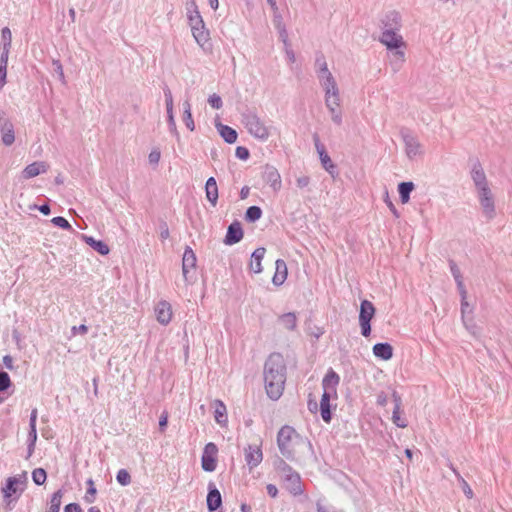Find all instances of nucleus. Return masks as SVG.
I'll return each mask as SVG.
<instances>
[{
  "label": "nucleus",
  "instance_id": "1",
  "mask_svg": "<svg viewBox=\"0 0 512 512\" xmlns=\"http://www.w3.org/2000/svg\"><path fill=\"white\" fill-rule=\"evenodd\" d=\"M469 175L481 215L487 221L493 220L497 215L496 194L492 182L478 160L471 164Z\"/></svg>",
  "mask_w": 512,
  "mask_h": 512
},
{
  "label": "nucleus",
  "instance_id": "2",
  "mask_svg": "<svg viewBox=\"0 0 512 512\" xmlns=\"http://www.w3.org/2000/svg\"><path fill=\"white\" fill-rule=\"evenodd\" d=\"M263 376L268 397L278 400L283 394L286 382V363L280 353L269 355L264 364Z\"/></svg>",
  "mask_w": 512,
  "mask_h": 512
},
{
  "label": "nucleus",
  "instance_id": "3",
  "mask_svg": "<svg viewBox=\"0 0 512 512\" xmlns=\"http://www.w3.org/2000/svg\"><path fill=\"white\" fill-rule=\"evenodd\" d=\"M277 445L281 454L289 460H294L296 455L304 449L310 450L311 443L300 436L291 426H283L277 435Z\"/></svg>",
  "mask_w": 512,
  "mask_h": 512
},
{
  "label": "nucleus",
  "instance_id": "4",
  "mask_svg": "<svg viewBox=\"0 0 512 512\" xmlns=\"http://www.w3.org/2000/svg\"><path fill=\"white\" fill-rule=\"evenodd\" d=\"M242 123L254 138L266 141L270 136V129L264 121L254 112H247L242 115Z\"/></svg>",
  "mask_w": 512,
  "mask_h": 512
},
{
  "label": "nucleus",
  "instance_id": "5",
  "mask_svg": "<svg viewBox=\"0 0 512 512\" xmlns=\"http://www.w3.org/2000/svg\"><path fill=\"white\" fill-rule=\"evenodd\" d=\"M314 67L319 86L323 91L338 86L337 80L329 70L326 58L323 54L316 56Z\"/></svg>",
  "mask_w": 512,
  "mask_h": 512
},
{
  "label": "nucleus",
  "instance_id": "6",
  "mask_svg": "<svg viewBox=\"0 0 512 512\" xmlns=\"http://www.w3.org/2000/svg\"><path fill=\"white\" fill-rule=\"evenodd\" d=\"M461 304V317L466 329L475 337H478L481 333V329L476 325L473 317L475 302L473 297L464 296L460 298Z\"/></svg>",
  "mask_w": 512,
  "mask_h": 512
},
{
  "label": "nucleus",
  "instance_id": "7",
  "mask_svg": "<svg viewBox=\"0 0 512 512\" xmlns=\"http://www.w3.org/2000/svg\"><path fill=\"white\" fill-rule=\"evenodd\" d=\"M280 470L286 489L294 496L302 494L300 475L282 460L280 461Z\"/></svg>",
  "mask_w": 512,
  "mask_h": 512
},
{
  "label": "nucleus",
  "instance_id": "8",
  "mask_svg": "<svg viewBox=\"0 0 512 512\" xmlns=\"http://www.w3.org/2000/svg\"><path fill=\"white\" fill-rule=\"evenodd\" d=\"M374 314V305L368 300H363L360 305L359 323L361 327V333L365 337L369 336L371 333L370 321Z\"/></svg>",
  "mask_w": 512,
  "mask_h": 512
},
{
  "label": "nucleus",
  "instance_id": "9",
  "mask_svg": "<svg viewBox=\"0 0 512 512\" xmlns=\"http://www.w3.org/2000/svg\"><path fill=\"white\" fill-rule=\"evenodd\" d=\"M26 473L9 477L6 481V485L2 488V492L5 498H11L14 494L20 495L26 485Z\"/></svg>",
  "mask_w": 512,
  "mask_h": 512
},
{
  "label": "nucleus",
  "instance_id": "10",
  "mask_svg": "<svg viewBox=\"0 0 512 512\" xmlns=\"http://www.w3.org/2000/svg\"><path fill=\"white\" fill-rule=\"evenodd\" d=\"M380 42L385 45L388 50H394L405 46L403 37L394 29H385L381 34Z\"/></svg>",
  "mask_w": 512,
  "mask_h": 512
},
{
  "label": "nucleus",
  "instance_id": "11",
  "mask_svg": "<svg viewBox=\"0 0 512 512\" xmlns=\"http://www.w3.org/2000/svg\"><path fill=\"white\" fill-rule=\"evenodd\" d=\"M262 179L272 188L274 192H277L281 189V176L274 166L267 164L263 167Z\"/></svg>",
  "mask_w": 512,
  "mask_h": 512
},
{
  "label": "nucleus",
  "instance_id": "12",
  "mask_svg": "<svg viewBox=\"0 0 512 512\" xmlns=\"http://www.w3.org/2000/svg\"><path fill=\"white\" fill-rule=\"evenodd\" d=\"M217 446L210 442L206 444L202 455V468L207 472H213L216 469Z\"/></svg>",
  "mask_w": 512,
  "mask_h": 512
},
{
  "label": "nucleus",
  "instance_id": "13",
  "mask_svg": "<svg viewBox=\"0 0 512 512\" xmlns=\"http://www.w3.org/2000/svg\"><path fill=\"white\" fill-rule=\"evenodd\" d=\"M245 461L249 470L257 467L263 460V453L260 445H248L244 449Z\"/></svg>",
  "mask_w": 512,
  "mask_h": 512
},
{
  "label": "nucleus",
  "instance_id": "14",
  "mask_svg": "<svg viewBox=\"0 0 512 512\" xmlns=\"http://www.w3.org/2000/svg\"><path fill=\"white\" fill-rule=\"evenodd\" d=\"M157 321L162 325H168L172 319V306L166 300L159 301L154 308Z\"/></svg>",
  "mask_w": 512,
  "mask_h": 512
},
{
  "label": "nucleus",
  "instance_id": "15",
  "mask_svg": "<svg viewBox=\"0 0 512 512\" xmlns=\"http://www.w3.org/2000/svg\"><path fill=\"white\" fill-rule=\"evenodd\" d=\"M314 143L323 168L333 176L335 173V165L327 154L324 145L319 141V137L317 135H314Z\"/></svg>",
  "mask_w": 512,
  "mask_h": 512
},
{
  "label": "nucleus",
  "instance_id": "16",
  "mask_svg": "<svg viewBox=\"0 0 512 512\" xmlns=\"http://www.w3.org/2000/svg\"><path fill=\"white\" fill-rule=\"evenodd\" d=\"M0 134L4 145L11 146L15 141L14 126L8 119H0Z\"/></svg>",
  "mask_w": 512,
  "mask_h": 512
},
{
  "label": "nucleus",
  "instance_id": "17",
  "mask_svg": "<svg viewBox=\"0 0 512 512\" xmlns=\"http://www.w3.org/2000/svg\"><path fill=\"white\" fill-rule=\"evenodd\" d=\"M193 38L196 43L204 50L207 51L210 49V33L208 29H206L205 24L200 25L199 27L191 30Z\"/></svg>",
  "mask_w": 512,
  "mask_h": 512
},
{
  "label": "nucleus",
  "instance_id": "18",
  "mask_svg": "<svg viewBox=\"0 0 512 512\" xmlns=\"http://www.w3.org/2000/svg\"><path fill=\"white\" fill-rule=\"evenodd\" d=\"M48 169L49 165L46 162L36 161L25 167V169L22 171V177L24 179H30L47 172Z\"/></svg>",
  "mask_w": 512,
  "mask_h": 512
},
{
  "label": "nucleus",
  "instance_id": "19",
  "mask_svg": "<svg viewBox=\"0 0 512 512\" xmlns=\"http://www.w3.org/2000/svg\"><path fill=\"white\" fill-rule=\"evenodd\" d=\"M339 382V375L333 369H329L322 380L323 391L337 395V386Z\"/></svg>",
  "mask_w": 512,
  "mask_h": 512
},
{
  "label": "nucleus",
  "instance_id": "20",
  "mask_svg": "<svg viewBox=\"0 0 512 512\" xmlns=\"http://www.w3.org/2000/svg\"><path fill=\"white\" fill-rule=\"evenodd\" d=\"M450 271L456 283V290L460 298H464V296H469L467 291V283L460 269L455 265H450Z\"/></svg>",
  "mask_w": 512,
  "mask_h": 512
},
{
  "label": "nucleus",
  "instance_id": "21",
  "mask_svg": "<svg viewBox=\"0 0 512 512\" xmlns=\"http://www.w3.org/2000/svg\"><path fill=\"white\" fill-rule=\"evenodd\" d=\"M325 107L327 108L331 121L337 125L341 126L343 123V111L341 108L342 101H333V102H324Z\"/></svg>",
  "mask_w": 512,
  "mask_h": 512
},
{
  "label": "nucleus",
  "instance_id": "22",
  "mask_svg": "<svg viewBox=\"0 0 512 512\" xmlns=\"http://www.w3.org/2000/svg\"><path fill=\"white\" fill-rule=\"evenodd\" d=\"M403 141L405 143L406 154L409 158H414L422 153L421 145L414 136L403 134Z\"/></svg>",
  "mask_w": 512,
  "mask_h": 512
},
{
  "label": "nucleus",
  "instance_id": "23",
  "mask_svg": "<svg viewBox=\"0 0 512 512\" xmlns=\"http://www.w3.org/2000/svg\"><path fill=\"white\" fill-rule=\"evenodd\" d=\"M196 262L197 258L194 251L191 247L187 246L182 258V273L185 280L188 279L189 270L195 268Z\"/></svg>",
  "mask_w": 512,
  "mask_h": 512
},
{
  "label": "nucleus",
  "instance_id": "24",
  "mask_svg": "<svg viewBox=\"0 0 512 512\" xmlns=\"http://www.w3.org/2000/svg\"><path fill=\"white\" fill-rule=\"evenodd\" d=\"M209 491L207 495V508L209 511H216L222 505V497L220 491L213 483H209Z\"/></svg>",
  "mask_w": 512,
  "mask_h": 512
},
{
  "label": "nucleus",
  "instance_id": "25",
  "mask_svg": "<svg viewBox=\"0 0 512 512\" xmlns=\"http://www.w3.org/2000/svg\"><path fill=\"white\" fill-rule=\"evenodd\" d=\"M243 238V230L239 222H233L229 225L227 234L225 236V244L233 245L238 243Z\"/></svg>",
  "mask_w": 512,
  "mask_h": 512
},
{
  "label": "nucleus",
  "instance_id": "26",
  "mask_svg": "<svg viewBox=\"0 0 512 512\" xmlns=\"http://www.w3.org/2000/svg\"><path fill=\"white\" fill-rule=\"evenodd\" d=\"M332 398H337V395L323 391L320 401V412L322 419L326 423H329L331 420L330 399Z\"/></svg>",
  "mask_w": 512,
  "mask_h": 512
},
{
  "label": "nucleus",
  "instance_id": "27",
  "mask_svg": "<svg viewBox=\"0 0 512 512\" xmlns=\"http://www.w3.org/2000/svg\"><path fill=\"white\" fill-rule=\"evenodd\" d=\"M276 269L272 282L276 286L282 285L287 278V265L284 260L278 259L275 263Z\"/></svg>",
  "mask_w": 512,
  "mask_h": 512
},
{
  "label": "nucleus",
  "instance_id": "28",
  "mask_svg": "<svg viewBox=\"0 0 512 512\" xmlns=\"http://www.w3.org/2000/svg\"><path fill=\"white\" fill-rule=\"evenodd\" d=\"M266 250L263 247L257 248L251 255L249 268L252 272L258 274L262 272L261 262L265 256Z\"/></svg>",
  "mask_w": 512,
  "mask_h": 512
},
{
  "label": "nucleus",
  "instance_id": "29",
  "mask_svg": "<svg viewBox=\"0 0 512 512\" xmlns=\"http://www.w3.org/2000/svg\"><path fill=\"white\" fill-rule=\"evenodd\" d=\"M205 193L207 200L212 206H216L218 201V186L214 177L208 178L205 184Z\"/></svg>",
  "mask_w": 512,
  "mask_h": 512
},
{
  "label": "nucleus",
  "instance_id": "30",
  "mask_svg": "<svg viewBox=\"0 0 512 512\" xmlns=\"http://www.w3.org/2000/svg\"><path fill=\"white\" fill-rule=\"evenodd\" d=\"M12 44V33L8 27L1 30V55L0 57L9 58Z\"/></svg>",
  "mask_w": 512,
  "mask_h": 512
},
{
  "label": "nucleus",
  "instance_id": "31",
  "mask_svg": "<svg viewBox=\"0 0 512 512\" xmlns=\"http://www.w3.org/2000/svg\"><path fill=\"white\" fill-rule=\"evenodd\" d=\"M373 354L382 360H389L393 356V348L388 343H377L373 346Z\"/></svg>",
  "mask_w": 512,
  "mask_h": 512
},
{
  "label": "nucleus",
  "instance_id": "32",
  "mask_svg": "<svg viewBox=\"0 0 512 512\" xmlns=\"http://www.w3.org/2000/svg\"><path fill=\"white\" fill-rule=\"evenodd\" d=\"M216 128L219 132V134L221 135V137L229 144H233L236 142L237 140V132L227 126V125H224V124H221V123H217L216 124Z\"/></svg>",
  "mask_w": 512,
  "mask_h": 512
},
{
  "label": "nucleus",
  "instance_id": "33",
  "mask_svg": "<svg viewBox=\"0 0 512 512\" xmlns=\"http://www.w3.org/2000/svg\"><path fill=\"white\" fill-rule=\"evenodd\" d=\"M84 241L92 247L95 251H97L101 255H107L110 251L108 245L101 240H96L91 236L82 235Z\"/></svg>",
  "mask_w": 512,
  "mask_h": 512
},
{
  "label": "nucleus",
  "instance_id": "34",
  "mask_svg": "<svg viewBox=\"0 0 512 512\" xmlns=\"http://www.w3.org/2000/svg\"><path fill=\"white\" fill-rule=\"evenodd\" d=\"M390 52V64L393 70L396 72L401 68L405 61V52L402 50V48L390 50Z\"/></svg>",
  "mask_w": 512,
  "mask_h": 512
},
{
  "label": "nucleus",
  "instance_id": "35",
  "mask_svg": "<svg viewBox=\"0 0 512 512\" xmlns=\"http://www.w3.org/2000/svg\"><path fill=\"white\" fill-rule=\"evenodd\" d=\"M279 324L287 329V330H294L297 326V318L295 313L289 312L281 315L278 318Z\"/></svg>",
  "mask_w": 512,
  "mask_h": 512
},
{
  "label": "nucleus",
  "instance_id": "36",
  "mask_svg": "<svg viewBox=\"0 0 512 512\" xmlns=\"http://www.w3.org/2000/svg\"><path fill=\"white\" fill-rule=\"evenodd\" d=\"M215 408V421L220 425H225L227 423V415H226V406L220 400H215L214 402Z\"/></svg>",
  "mask_w": 512,
  "mask_h": 512
},
{
  "label": "nucleus",
  "instance_id": "37",
  "mask_svg": "<svg viewBox=\"0 0 512 512\" xmlns=\"http://www.w3.org/2000/svg\"><path fill=\"white\" fill-rule=\"evenodd\" d=\"M183 121L185 123V126L190 130V131H194L195 130V123H194V120L192 118V113H191V104L188 100L184 101L183 104Z\"/></svg>",
  "mask_w": 512,
  "mask_h": 512
},
{
  "label": "nucleus",
  "instance_id": "38",
  "mask_svg": "<svg viewBox=\"0 0 512 512\" xmlns=\"http://www.w3.org/2000/svg\"><path fill=\"white\" fill-rule=\"evenodd\" d=\"M414 189V184L412 182H401L398 185V192L400 195L401 202L403 204L407 203L410 199V193Z\"/></svg>",
  "mask_w": 512,
  "mask_h": 512
},
{
  "label": "nucleus",
  "instance_id": "39",
  "mask_svg": "<svg viewBox=\"0 0 512 512\" xmlns=\"http://www.w3.org/2000/svg\"><path fill=\"white\" fill-rule=\"evenodd\" d=\"M324 102L342 101L339 86L324 90Z\"/></svg>",
  "mask_w": 512,
  "mask_h": 512
},
{
  "label": "nucleus",
  "instance_id": "40",
  "mask_svg": "<svg viewBox=\"0 0 512 512\" xmlns=\"http://www.w3.org/2000/svg\"><path fill=\"white\" fill-rule=\"evenodd\" d=\"M63 493L61 490L56 491L50 501V506L47 512H59L60 506H61V500H62Z\"/></svg>",
  "mask_w": 512,
  "mask_h": 512
},
{
  "label": "nucleus",
  "instance_id": "41",
  "mask_svg": "<svg viewBox=\"0 0 512 512\" xmlns=\"http://www.w3.org/2000/svg\"><path fill=\"white\" fill-rule=\"evenodd\" d=\"M262 216V210L258 206H250L245 213V219L248 222H255Z\"/></svg>",
  "mask_w": 512,
  "mask_h": 512
},
{
  "label": "nucleus",
  "instance_id": "42",
  "mask_svg": "<svg viewBox=\"0 0 512 512\" xmlns=\"http://www.w3.org/2000/svg\"><path fill=\"white\" fill-rule=\"evenodd\" d=\"M37 441V429L36 426H29L28 433V457H30L35 449V444Z\"/></svg>",
  "mask_w": 512,
  "mask_h": 512
},
{
  "label": "nucleus",
  "instance_id": "43",
  "mask_svg": "<svg viewBox=\"0 0 512 512\" xmlns=\"http://www.w3.org/2000/svg\"><path fill=\"white\" fill-rule=\"evenodd\" d=\"M455 476L457 478V485L462 490L467 498L473 497V491L468 483L454 470Z\"/></svg>",
  "mask_w": 512,
  "mask_h": 512
},
{
  "label": "nucleus",
  "instance_id": "44",
  "mask_svg": "<svg viewBox=\"0 0 512 512\" xmlns=\"http://www.w3.org/2000/svg\"><path fill=\"white\" fill-rule=\"evenodd\" d=\"M47 474L43 468H36L32 472V479L36 485H43L46 481Z\"/></svg>",
  "mask_w": 512,
  "mask_h": 512
},
{
  "label": "nucleus",
  "instance_id": "45",
  "mask_svg": "<svg viewBox=\"0 0 512 512\" xmlns=\"http://www.w3.org/2000/svg\"><path fill=\"white\" fill-rule=\"evenodd\" d=\"M117 482L122 486H127L131 483V476L126 469H120L116 475Z\"/></svg>",
  "mask_w": 512,
  "mask_h": 512
},
{
  "label": "nucleus",
  "instance_id": "46",
  "mask_svg": "<svg viewBox=\"0 0 512 512\" xmlns=\"http://www.w3.org/2000/svg\"><path fill=\"white\" fill-rule=\"evenodd\" d=\"M8 58L0 57V89L6 83Z\"/></svg>",
  "mask_w": 512,
  "mask_h": 512
},
{
  "label": "nucleus",
  "instance_id": "47",
  "mask_svg": "<svg viewBox=\"0 0 512 512\" xmlns=\"http://www.w3.org/2000/svg\"><path fill=\"white\" fill-rule=\"evenodd\" d=\"M167 121H168V127L169 131L179 140V132L177 130L176 121L174 118V113L171 111V113H167Z\"/></svg>",
  "mask_w": 512,
  "mask_h": 512
},
{
  "label": "nucleus",
  "instance_id": "48",
  "mask_svg": "<svg viewBox=\"0 0 512 512\" xmlns=\"http://www.w3.org/2000/svg\"><path fill=\"white\" fill-rule=\"evenodd\" d=\"M87 484L89 485V488L84 499L87 503H93L95 500L96 488L94 487V483L91 479L87 481Z\"/></svg>",
  "mask_w": 512,
  "mask_h": 512
},
{
  "label": "nucleus",
  "instance_id": "49",
  "mask_svg": "<svg viewBox=\"0 0 512 512\" xmlns=\"http://www.w3.org/2000/svg\"><path fill=\"white\" fill-rule=\"evenodd\" d=\"M208 103L213 109H221L223 106V101L221 97L214 93L208 97Z\"/></svg>",
  "mask_w": 512,
  "mask_h": 512
},
{
  "label": "nucleus",
  "instance_id": "50",
  "mask_svg": "<svg viewBox=\"0 0 512 512\" xmlns=\"http://www.w3.org/2000/svg\"><path fill=\"white\" fill-rule=\"evenodd\" d=\"M11 386V380L8 373L0 371V392L7 390Z\"/></svg>",
  "mask_w": 512,
  "mask_h": 512
},
{
  "label": "nucleus",
  "instance_id": "51",
  "mask_svg": "<svg viewBox=\"0 0 512 512\" xmlns=\"http://www.w3.org/2000/svg\"><path fill=\"white\" fill-rule=\"evenodd\" d=\"M51 222L55 225V226H58L62 229H66V230H70L72 229L70 223L64 218V217H61V216H57V217H54Z\"/></svg>",
  "mask_w": 512,
  "mask_h": 512
},
{
  "label": "nucleus",
  "instance_id": "52",
  "mask_svg": "<svg viewBox=\"0 0 512 512\" xmlns=\"http://www.w3.org/2000/svg\"><path fill=\"white\" fill-rule=\"evenodd\" d=\"M164 96H165L166 111H167V113H171V111H173V97H172L171 91L169 89L164 90Z\"/></svg>",
  "mask_w": 512,
  "mask_h": 512
},
{
  "label": "nucleus",
  "instance_id": "53",
  "mask_svg": "<svg viewBox=\"0 0 512 512\" xmlns=\"http://www.w3.org/2000/svg\"><path fill=\"white\" fill-rule=\"evenodd\" d=\"M392 422L399 428H405L408 425L407 420L402 418L401 414L392 413Z\"/></svg>",
  "mask_w": 512,
  "mask_h": 512
},
{
  "label": "nucleus",
  "instance_id": "54",
  "mask_svg": "<svg viewBox=\"0 0 512 512\" xmlns=\"http://www.w3.org/2000/svg\"><path fill=\"white\" fill-rule=\"evenodd\" d=\"M160 157H161L160 151L158 149H154L149 153L148 160H149L150 164L157 165L160 161Z\"/></svg>",
  "mask_w": 512,
  "mask_h": 512
},
{
  "label": "nucleus",
  "instance_id": "55",
  "mask_svg": "<svg viewBox=\"0 0 512 512\" xmlns=\"http://www.w3.org/2000/svg\"><path fill=\"white\" fill-rule=\"evenodd\" d=\"M188 22L191 30L204 24V21L201 16L190 17V20Z\"/></svg>",
  "mask_w": 512,
  "mask_h": 512
},
{
  "label": "nucleus",
  "instance_id": "56",
  "mask_svg": "<svg viewBox=\"0 0 512 512\" xmlns=\"http://www.w3.org/2000/svg\"><path fill=\"white\" fill-rule=\"evenodd\" d=\"M236 156L241 160H246L249 157V151L247 148L239 146L236 148Z\"/></svg>",
  "mask_w": 512,
  "mask_h": 512
},
{
  "label": "nucleus",
  "instance_id": "57",
  "mask_svg": "<svg viewBox=\"0 0 512 512\" xmlns=\"http://www.w3.org/2000/svg\"><path fill=\"white\" fill-rule=\"evenodd\" d=\"M167 424H168V413L164 411L159 418V429L161 432H163L165 430V428L167 427Z\"/></svg>",
  "mask_w": 512,
  "mask_h": 512
},
{
  "label": "nucleus",
  "instance_id": "58",
  "mask_svg": "<svg viewBox=\"0 0 512 512\" xmlns=\"http://www.w3.org/2000/svg\"><path fill=\"white\" fill-rule=\"evenodd\" d=\"M310 178L308 176H300L296 179L297 187L299 188H305L309 185Z\"/></svg>",
  "mask_w": 512,
  "mask_h": 512
},
{
  "label": "nucleus",
  "instance_id": "59",
  "mask_svg": "<svg viewBox=\"0 0 512 512\" xmlns=\"http://www.w3.org/2000/svg\"><path fill=\"white\" fill-rule=\"evenodd\" d=\"M53 65L55 66V71L58 74L59 79L62 82H65V76H64L63 67H62L61 63L59 61H53Z\"/></svg>",
  "mask_w": 512,
  "mask_h": 512
},
{
  "label": "nucleus",
  "instance_id": "60",
  "mask_svg": "<svg viewBox=\"0 0 512 512\" xmlns=\"http://www.w3.org/2000/svg\"><path fill=\"white\" fill-rule=\"evenodd\" d=\"M72 334L73 335H76V334H86L88 332V327L84 324H81L79 326H73L72 329Z\"/></svg>",
  "mask_w": 512,
  "mask_h": 512
},
{
  "label": "nucleus",
  "instance_id": "61",
  "mask_svg": "<svg viewBox=\"0 0 512 512\" xmlns=\"http://www.w3.org/2000/svg\"><path fill=\"white\" fill-rule=\"evenodd\" d=\"M384 201H385V203L387 204V206L389 207L390 211H391L395 216H398V214H397V210H396V208H395L394 204L392 203V201L390 200V198H389V194H388V192H387V191L385 192V198H384Z\"/></svg>",
  "mask_w": 512,
  "mask_h": 512
},
{
  "label": "nucleus",
  "instance_id": "62",
  "mask_svg": "<svg viewBox=\"0 0 512 512\" xmlns=\"http://www.w3.org/2000/svg\"><path fill=\"white\" fill-rule=\"evenodd\" d=\"M64 511L65 512H82V509L80 508V506L78 504L70 503V504L66 505Z\"/></svg>",
  "mask_w": 512,
  "mask_h": 512
},
{
  "label": "nucleus",
  "instance_id": "63",
  "mask_svg": "<svg viewBox=\"0 0 512 512\" xmlns=\"http://www.w3.org/2000/svg\"><path fill=\"white\" fill-rule=\"evenodd\" d=\"M3 364L9 370H12L14 368V366H13V358L10 355H5L3 357Z\"/></svg>",
  "mask_w": 512,
  "mask_h": 512
},
{
  "label": "nucleus",
  "instance_id": "64",
  "mask_svg": "<svg viewBox=\"0 0 512 512\" xmlns=\"http://www.w3.org/2000/svg\"><path fill=\"white\" fill-rule=\"evenodd\" d=\"M267 493L271 496V497H276L277 494H278V489L275 485L273 484H268L267 487Z\"/></svg>",
  "mask_w": 512,
  "mask_h": 512
}]
</instances>
